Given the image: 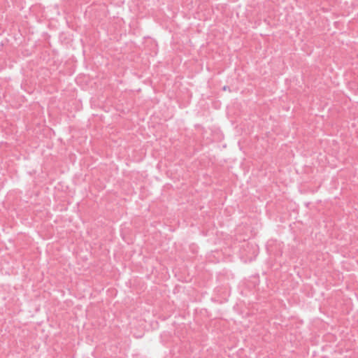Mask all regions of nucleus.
<instances>
[{
  "instance_id": "obj_1",
  "label": "nucleus",
  "mask_w": 358,
  "mask_h": 358,
  "mask_svg": "<svg viewBox=\"0 0 358 358\" xmlns=\"http://www.w3.org/2000/svg\"><path fill=\"white\" fill-rule=\"evenodd\" d=\"M223 90H227V87H226V86H224V87H223Z\"/></svg>"
}]
</instances>
